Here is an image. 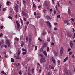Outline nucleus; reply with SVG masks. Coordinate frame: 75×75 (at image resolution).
Returning <instances> with one entry per match:
<instances>
[{
  "label": "nucleus",
  "instance_id": "nucleus-26",
  "mask_svg": "<svg viewBox=\"0 0 75 75\" xmlns=\"http://www.w3.org/2000/svg\"><path fill=\"white\" fill-rule=\"evenodd\" d=\"M68 59V57H66L65 59H64V61L63 62H65L67 59Z\"/></svg>",
  "mask_w": 75,
  "mask_h": 75
},
{
  "label": "nucleus",
  "instance_id": "nucleus-27",
  "mask_svg": "<svg viewBox=\"0 0 75 75\" xmlns=\"http://www.w3.org/2000/svg\"><path fill=\"white\" fill-rule=\"evenodd\" d=\"M11 62H14V58H12L11 59Z\"/></svg>",
  "mask_w": 75,
  "mask_h": 75
},
{
  "label": "nucleus",
  "instance_id": "nucleus-57",
  "mask_svg": "<svg viewBox=\"0 0 75 75\" xmlns=\"http://www.w3.org/2000/svg\"><path fill=\"white\" fill-rule=\"evenodd\" d=\"M34 14L35 16H36V15H37V13H36V12H34Z\"/></svg>",
  "mask_w": 75,
  "mask_h": 75
},
{
  "label": "nucleus",
  "instance_id": "nucleus-48",
  "mask_svg": "<svg viewBox=\"0 0 75 75\" xmlns=\"http://www.w3.org/2000/svg\"><path fill=\"white\" fill-rule=\"evenodd\" d=\"M15 17L16 18H17V15H16L15 16Z\"/></svg>",
  "mask_w": 75,
  "mask_h": 75
},
{
  "label": "nucleus",
  "instance_id": "nucleus-31",
  "mask_svg": "<svg viewBox=\"0 0 75 75\" xmlns=\"http://www.w3.org/2000/svg\"><path fill=\"white\" fill-rule=\"evenodd\" d=\"M43 35H45V34H46V33L45 32H44L42 33Z\"/></svg>",
  "mask_w": 75,
  "mask_h": 75
},
{
  "label": "nucleus",
  "instance_id": "nucleus-59",
  "mask_svg": "<svg viewBox=\"0 0 75 75\" xmlns=\"http://www.w3.org/2000/svg\"><path fill=\"white\" fill-rule=\"evenodd\" d=\"M19 3H20V2H19V1H17V4H19Z\"/></svg>",
  "mask_w": 75,
  "mask_h": 75
},
{
  "label": "nucleus",
  "instance_id": "nucleus-40",
  "mask_svg": "<svg viewBox=\"0 0 75 75\" xmlns=\"http://www.w3.org/2000/svg\"><path fill=\"white\" fill-rule=\"evenodd\" d=\"M67 25H70V24L69 23H67Z\"/></svg>",
  "mask_w": 75,
  "mask_h": 75
},
{
  "label": "nucleus",
  "instance_id": "nucleus-8",
  "mask_svg": "<svg viewBox=\"0 0 75 75\" xmlns=\"http://www.w3.org/2000/svg\"><path fill=\"white\" fill-rule=\"evenodd\" d=\"M52 59L53 61V64H55V59H54V58L53 57H52Z\"/></svg>",
  "mask_w": 75,
  "mask_h": 75
},
{
  "label": "nucleus",
  "instance_id": "nucleus-46",
  "mask_svg": "<svg viewBox=\"0 0 75 75\" xmlns=\"http://www.w3.org/2000/svg\"><path fill=\"white\" fill-rule=\"evenodd\" d=\"M1 73H2V74H4L5 73V72H4V71H2L1 72Z\"/></svg>",
  "mask_w": 75,
  "mask_h": 75
},
{
  "label": "nucleus",
  "instance_id": "nucleus-10",
  "mask_svg": "<svg viewBox=\"0 0 75 75\" xmlns=\"http://www.w3.org/2000/svg\"><path fill=\"white\" fill-rule=\"evenodd\" d=\"M20 20L21 21V23L22 24V25H24V24L23 23V20H22V19H21V18L20 19Z\"/></svg>",
  "mask_w": 75,
  "mask_h": 75
},
{
  "label": "nucleus",
  "instance_id": "nucleus-53",
  "mask_svg": "<svg viewBox=\"0 0 75 75\" xmlns=\"http://www.w3.org/2000/svg\"><path fill=\"white\" fill-rule=\"evenodd\" d=\"M50 40V38H49L47 39V41H48V42H49Z\"/></svg>",
  "mask_w": 75,
  "mask_h": 75
},
{
  "label": "nucleus",
  "instance_id": "nucleus-13",
  "mask_svg": "<svg viewBox=\"0 0 75 75\" xmlns=\"http://www.w3.org/2000/svg\"><path fill=\"white\" fill-rule=\"evenodd\" d=\"M17 28L18 29V28H19V27H20V24L19 23H17Z\"/></svg>",
  "mask_w": 75,
  "mask_h": 75
},
{
  "label": "nucleus",
  "instance_id": "nucleus-45",
  "mask_svg": "<svg viewBox=\"0 0 75 75\" xmlns=\"http://www.w3.org/2000/svg\"><path fill=\"white\" fill-rule=\"evenodd\" d=\"M45 11H46L45 9H44L43 10V11L44 13H45Z\"/></svg>",
  "mask_w": 75,
  "mask_h": 75
},
{
  "label": "nucleus",
  "instance_id": "nucleus-47",
  "mask_svg": "<svg viewBox=\"0 0 75 75\" xmlns=\"http://www.w3.org/2000/svg\"><path fill=\"white\" fill-rule=\"evenodd\" d=\"M57 4H58V7H59V6H60V5H59V2H58L57 3Z\"/></svg>",
  "mask_w": 75,
  "mask_h": 75
},
{
  "label": "nucleus",
  "instance_id": "nucleus-1",
  "mask_svg": "<svg viewBox=\"0 0 75 75\" xmlns=\"http://www.w3.org/2000/svg\"><path fill=\"white\" fill-rule=\"evenodd\" d=\"M29 42H31L32 41V34H30L29 35Z\"/></svg>",
  "mask_w": 75,
  "mask_h": 75
},
{
  "label": "nucleus",
  "instance_id": "nucleus-12",
  "mask_svg": "<svg viewBox=\"0 0 75 75\" xmlns=\"http://www.w3.org/2000/svg\"><path fill=\"white\" fill-rule=\"evenodd\" d=\"M43 62V59H42V58L40 59V63H42V62Z\"/></svg>",
  "mask_w": 75,
  "mask_h": 75
},
{
  "label": "nucleus",
  "instance_id": "nucleus-29",
  "mask_svg": "<svg viewBox=\"0 0 75 75\" xmlns=\"http://www.w3.org/2000/svg\"><path fill=\"white\" fill-rule=\"evenodd\" d=\"M22 50L23 51H26V50H27L26 49H25L24 48H23V49H22Z\"/></svg>",
  "mask_w": 75,
  "mask_h": 75
},
{
  "label": "nucleus",
  "instance_id": "nucleus-25",
  "mask_svg": "<svg viewBox=\"0 0 75 75\" xmlns=\"http://www.w3.org/2000/svg\"><path fill=\"white\" fill-rule=\"evenodd\" d=\"M32 72L33 74H34V69H32Z\"/></svg>",
  "mask_w": 75,
  "mask_h": 75
},
{
  "label": "nucleus",
  "instance_id": "nucleus-61",
  "mask_svg": "<svg viewBox=\"0 0 75 75\" xmlns=\"http://www.w3.org/2000/svg\"><path fill=\"white\" fill-rule=\"evenodd\" d=\"M33 7H35V4H33Z\"/></svg>",
  "mask_w": 75,
  "mask_h": 75
},
{
  "label": "nucleus",
  "instance_id": "nucleus-33",
  "mask_svg": "<svg viewBox=\"0 0 75 75\" xmlns=\"http://www.w3.org/2000/svg\"><path fill=\"white\" fill-rule=\"evenodd\" d=\"M23 20H24V21H26V20H27V18H23Z\"/></svg>",
  "mask_w": 75,
  "mask_h": 75
},
{
  "label": "nucleus",
  "instance_id": "nucleus-5",
  "mask_svg": "<svg viewBox=\"0 0 75 75\" xmlns=\"http://www.w3.org/2000/svg\"><path fill=\"white\" fill-rule=\"evenodd\" d=\"M15 57L16 59H19V60H21V57L19 56H15Z\"/></svg>",
  "mask_w": 75,
  "mask_h": 75
},
{
  "label": "nucleus",
  "instance_id": "nucleus-20",
  "mask_svg": "<svg viewBox=\"0 0 75 75\" xmlns=\"http://www.w3.org/2000/svg\"><path fill=\"white\" fill-rule=\"evenodd\" d=\"M68 20H65L64 21V23H68Z\"/></svg>",
  "mask_w": 75,
  "mask_h": 75
},
{
  "label": "nucleus",
  "instance_id": "nucleus-44",
  "mask_svg": "<svg viewBox=\"0 0 75 75\" xmlns=\"http://www.w3.org/2000/svg\"><path fill=\"white\" fill-rule=\"evenodd\" d=\"M20 54V52H19L18 54L17 55V56H19Z\"/></svg>",
  "mask_w": 75,
  "mask_h": 75
},
{
  "label": "nucleus",
  "instance_id": "nucleus-56",
  "mask_svg": "<svg viewBox=\"0 0 75 75\" xmlns=\"http://www.w3.org/2000/svg\"><path fill=\"white\" fill-rule=\"evenodd\" d=\"M52 2H53V4H54V0H52Z\"/></svg>",
  "mask_w": 75,
  "mask_h": 75
},
{
  "label": "nucleus",
  "instance_id": "nucleus-17",
  "mask_svg": "<svg viewBox=\"0 0 75 75\" xmlns=\"http://www.w3.org/2000/svg\"><path fill=\"white\" fill-rule=\"evenodd\" d=\"M65 72L66 74H69L68 72V71H67V69H65Z\"/></svg>",
  "mask_w": 75,
  "mask_h": 75
},
{
  "label": "nucleus",
  "instance_id": "nucleus-35",
  "mask_svg": "<svg viewBox=\"0 0 75 75\" xmlns=\"http://www.w3.org/2000/svg\"><path fill=\"white\" fill-rule=\"evenodd\" d=\"M8 18H9V19H12L13 18L12 17L10 16L8 17Z\"/></svg>",
  "mask_w": 75,
  "mask_h": 75
},
{
  "label": "nucleus",
  "instance_id": "nucleus-41",
  "mask_svg": "<svg viewBox=\"0 0 75 75\" xmlns=\"http://www.w3.org/2000/svg\"><path fill=\"white\" fill-rule=\"evenodd\" d=\"M2 36H3V34L1 33L0 34V37H1Z\"/></svg>",
  "mask_w": 75,
  "mask_h": 75
},
{
  "label": "nucleus",
  "instance_id": "nucleus-38",
  "mask_svg": "<svg viewBox=\"0 0 75 75\" xmlns=\"http://www.w3.org/2000/svg\"><path fill=\"white\" fill-rule=\"evenodd\" d=\"M57 62L58 63V64L59 65V63L60 62V61L59 60H58V61H57Z\"/></svg>",
  "mask_w": 75,
  "mask_h": 75
},
{
  "label": "nucleus",
  "instance_id": "nucleus-21",
  "mask_svg": "<svg viewBox=\"0 0 75 75\" xmlns=\"http://www.w3.org/2000/svg\"><path fill=\"white\" fill-rule=\"evenodd\" d=\"M42 58L43 59V62H45V61H46V60H45V58Z\"/></svg>",
  "mask_w": 75,
  "mask_h": 75
},
{
  "label": "nucleus",
  "instance_id": "nucleus-37",
  "mask_svg": "<svg viewBox=\"0 0 75 75\" xmlns=\"http://www.w3.org/2000/svg\"><path fill=\"white\" fill-rule=\"evenodd\" d=\"M37 49V46H36L35 48V50H36Z\"/></svg>",
  "mask_w": 75,
  "mask_h": 75
},
{
  "label": "nucleus",
  "instance_id": "nucleus-4",
  "mask_svg": "<svg viewBox=\"0 0 75 75\" xmlns=\"http://www.w3.org/2000/svg\"><path fill=\"white\" fill-rule=\"evenodd\" d=\"M67 35L69 37H71L72 36V33H67Z\"/></svg>",
  "mask_w": 75,
  "mask_h": 75
},
{
  "label": "nucleus",
  "instance_id": "nucleus-43",
  "mask_svg": "<svg viewBox=\"0 0 75 75\" xmlns=\"http://www.w3.org/2000/svg\"><path fill=\"white\" fill-rule=\"evenodd\" d=\"M26 24L27 25H28L29 24V21H28L26 22Z\"/></svg>",
  "mask_w": 75,
  "mask_h": 75
},
{
  "label": "nucleus",
  "instance_id": "nucleus-19",
  "mask_svg": "<svg viewBox=\"0 0 75 75\" xmlns=\"http://www.w3.org/2000/svg\"><path fill=\"white\" fill-rule=\"evenodd\" d=\"M22 13L23 14V16H25L26 14H25V13L24 12H22Z\"/></svg>",
  "mask_w": 75,
  "mask_h": 75
},
{
  "label": "nucleus",
  "instance_id": "nucleus-2",
  "mask_svg": "<svg viewBox=\"0 0 75 75\" xmlns=\"http://www.w3.org/2000/svg\"><path fill=\"white\" fill-rule=\"evenodd\" d=\"M63 50H64V47H62L60 51V52L61 54V56H62V54H63Z\"/></svg>",
  "mask_w": 75,
  "mask_h": 75
},
{
  "label": "nucleus",
  "instance_id": "nucleus-60",
  "mask_svg": "<svg viewBox=\"0 0 75 75\" xmlns=\"http://www.w3.org/2000/svg\"><path fill=\"white\" fill-rule=\"evenodd\" d=\"M38 8H41V6H38Z\"/></svg>",
  "mask_w": 75,
  "mask_h": 75
},
{
  "label": "nucleus",
  "instance_id": "nucleus-23",
  "mask_svg": "<svg viewBox=\"0 0 75 75\" xmlns=\"http://www.w3.org/2000/svg\"><path fill=\"white\" fill-rule=\"evenodd\" d=\"M21 45L22 47H23V45H24V42H23L21 43Z\"/></svg>",
  "mask_w": 75,
  "mask_h": 75
},
{
  "label": "nucleus",
  "instance_id": "nucleus-36",
  "mask_svg": "<svg viewBox=\"0 0 75 75\" xmlns=\"http://www.w3.org/2000/svg\"><path fill=\"white\" fill-rule=\"evenodd\" d=\"M7 5H9V4H10V2H7Z\"/></svg>",
  "mask_w": 75,
  "mask_h": 75
},
{
  "label": "nucleus",
  "instance_id": "nucleus-63",
  "mask_svg": "<svg viewBox=\"0 0 75 75\" xmlns=\"http://www.w3.org/2000/svg\"><path fill=\"white\" fill-rule=\"evenodd\" d=\"M70 11H71V9H68V11L69 12H70Z\"/></svg>",
  "mask_w": 75,
  "mask_h": 75
},
{
  "label": "nucleus",
  "instance_id": "nucleus-52",
  "mask_svg": "<svg viewBox=\"0 0 75 75\" xmlns=\"http://www.w3.org/2000/svg\"><path fill=\"white\" fill-rule=\"evenodd\" d=\"M68 51H71V49L70 48H69L68 49Z\"/></svg>",
  "mask_w": 75,
  "mask_h": 75
},
{
  "label": "nucleus",
  "instance_id": "nucleus-14",
  "mask_svg": "<svg viewBox=\"0 0 75 75\" xmlns=\"http://www.w3.org/2000/svg\"><path fill=\"white\" fill-rule=\"evenodd\" d=\"M15 9L16 10H18V6H17V5H16L15 6Z\"/></svg>",
  "mask_w": 75,
  "mask_h": 75
},
{
  "label": "nucleus",
  "instance_id": "nucleus-55",
  "mask_svg": "<svg viewBox=\"0 0 75 75\" xmlns=\"http://www.w3.org/2000/svg\"><path fill=\"white\" fill-rule=\"evenodd\" d=\"M38 40L39 41H41L42 40H41V39L40 38H39Z\"/></svg>",
  "mask_w": 75,
  "mask_h": 75
},
{
  "label": "nucleus",
  "instance_id": "nucleus-11",
  "mask_svg": "<svg viewBox=\"0 0 75 75\" xmlns=\"http://www.w3.org/2000/svg\"><path fill=\"white\" fill-rule=\"evenodd\" d=\"M43 54H44V55L45 56H47V52L46 51H43Z\"/></svg>",
  "mask_w": 75,
  "mask_h": 75
},
{
  "label": "nucleus",
  "instance_id": "nucleus-15",
  "mask_svg": "<svg viewBox=\"0 0 75 75\" xmlns=\"http://www.w3.org/2000/svg\"><path fill=\"white\" fill-rule=\"evenodd\" d=\"M54 54H55V56H56V55H57V52H56V51H54Z\"/></svg>",
  "mask_w": 75,
  "mask_h": 75
},
{
  "label": "nucleus",
  "instance_id": "nucleus-64",
  "mask_svg": "<svg viewBox=\"0 0 75 75\" xmlns=\"http://www.w3.org/2000/svg\"><path fill=\"white\" fill-rule=\"evenodd\" d=\"M51 69H54V67H51Z\"/></svg>",
  "mask_w": 75,
  "mask_h": 75
},
{
  "label": "nucleus",
  "instance_id": "nucleus-9",
  "mask_svg": "<svg viewBox=\"0 0 75 75\" xmlns=\"http://www.w3.org/2000/svg\"><path fill=\"white\" fill-rule=\"evenodd\" d=\"M45 47V46H43V47H42L40 51V52H42V51H43V50L44 49V48Z\"/></svg>",
  "mask_w": 75,
  "mask_h": 75
},
{
  "label": "nucleus",
  "instance_id": "nucleus-3",
  "mask_svg": "<svg viewBox=\"0 0 75 75\" xmlns=\"http://www.w3.org/2000/svg\"><path fill=\"white\" fill-rule=\"evenodd\" d=\"M6 43L8 47H10V42H9V40H6Z\"/></svg>",
  "mask_w": 75,
  "mask_h": 75
},
{
  "label": "nucleus",
  "instance_id": "nucleus-18",
  "mask_svg": "<svg viewBox=\"0 0 75 75\" xmlns=\"http://www.w3.org/2000/svg\"><path fill=\"white\" fill-rule=\"evenodd\" d=\"M23 1L24 4H25L26 3V1H25V0H23Z\"/></svg>",
  "mask_w": 75,
  "mask_h": 75
},
{
  "label": "nucleus",
  "instance_id": "nucleus-30",
  "mask_svg": "<svg viewBox=\"0 0 75 75\" xmlns=\"http://www.w3.org/2000/svg\"><path fill=\"white\" fill-rule=\"evenodd\" d=\"M28 72H30V67H29L28 68Z\"/></svg>",
  "mask_w": 75,
  "mask_h": 75
},
{
  "label": "nucleus",
  "instance_id": "nucleus-24",
  "mask_svg": "<svg viewBox=\"0 0 75 75\" xmlns=\"http://www.w3.org/2000/svg\"><path fill=\"white\" fill-rule=\"evenodd\" d=\"M57 17L58 18H61V16H60V15L59 14L58 15Z\"/></svg>",
  "mask_w": 75,
  "mask_h": 75
},
{
  "label": "nucleus",
  "instance_id": "nucleus-51",
  "mask_svg": "<svg viewBox=\"0 0 75 75\" xmlns=\"http://www.w3.org/2000/svg\"><path fill=\"white\" fill-rule=\"evenodd\" d=\"M54 24L55 25H57L58 24V23H54Z\"/></svg>",
  "mask_w": 75,
  "mask_h": 75
},
{
  "label": "nucleus",
  "instance_id": "nucleus-50",
  "mask_svg": "<svg viewBox=\"0 0 75 75\" xmlns=\"http://www.w3.org/2000/svg\"><path fill=\"white\" fill-rule=\"evenodd\" d=\"M54 45V43H51V45Z\"/></svg>",
  "mask_w": 75,
  "mask_h": 75
},
{
  "label": "nucleus",
  "instance_id": "nucleus-7",
  "mask_svg": "<svg viewBox=\"0 0 75 75\" xmlns=\"http://www.w3.org/2000/svg\"><path fill=\"white\" fill-rule=\"evenodd\" d=\"M46 23L47 25H48L50 27H51V24H50V22H49V21H47L46 22Z\"/></svg>",
  "mask_w": 75,
  "mask_h": 75
},
{
  "label": "nucleus",
  "instance_id": "nucleus-16",
  "mask_svg": "<svg viewBox=\"0 0 75 75\" xmlns=\"http://www.w3.org/2000/svg\"><path fill=\"white\" fill-rule=\"evenodd\" d=\"M46 18L47 19H51V18H50V16H46Z\"/></svg>",
  "mask_w": 75,
  "mask_h": 75
},
{
  "label": "nucleus",
  "instance_id": "nucleus-28",
  "mask_svg": "<svg viewBox=\"0 0 75 75\" xmlns=\"http://www.w3.org/2000/svg\"><path fill=\"white\" fill-rule=\"evenodd\" d=\"M23 55H26V54H27V53L26 52H23Z\"/></svg>",
  "mask_w": 75,
  "mask_h": 75
},
{
  "label": "nucleus",
  "instance_id": "nucleus-6",
  "mask_svg": "<svg viewBox=\"0 0 75 75\" xmlns=\"http://www.w3.org/2000/svg\"><path fill=\"white\" fill-rule=\"evenodd\" d=\"M70 45L71 48H73V43H72V41H71L70 42Z\"/></svg>",
  "mask_w": 75,
  "mask_h": 75
},
{
  "label": "nucleus",
  "instance_id": "nucleus-58",
  "mask_svg": "<svg viewBox=\"0 0 75 75\" xmlns=\"http://www.w3.org/2000/svg\"><path fill=\"white\" fill-rule=\"evenodd\" d=\"M3 11H5V10H6V8H3Z\"/></svg>",
  "mask_w": 75,
  "mask_h": 75
},
{
  "label": "nucleus",
  "instance_id": "nucleus-34",
  "mask_svg": "<svg viewBox=\"0 0 75 75\" xmlns=\"http://www.w3.org/2000/svg\"><path fill=\"white\" fill-rule=\"evenodd\" d=\"M19 74H20V75H21V74H22V73H21V71H19Z\"/></svg>",
  "mask_w": 75,
  "mask_h": 75
},
{
  "label": "nucleus",
  "instance_id": "nucleus-49",
  "mask_svg": "<svg viewBox=\"0 0 75 75\" xmlns=\"http://www.w3.org/2000/svg\"><path fill=\"white\" fill-rule=\"evenodd\" d=\"M71 20L73 21V22L74 21V19L72 18H71Z\"/></svg>",
  "mask_w": 75,
  "mask_h": 75
},
{
  "label": "nucleus",
  "instance_id": "nucleus-42",
  "mask_svg": "<svg viewBox=\"0 0 75 75\" xmlns=\"http://www.w3.org/2000/svg\"><path fill=\"white\" fill-rule=\"evenodd\" d=\"M28 37H26V40L27 41H28Z\"/></svg>",
  "mask_w": 75,
  "mask_h": 75
},
{
  "label": "nucleus",
  "instance_id": "nucleus-22",
  "mask_svg": "<svg viewBox=\"0 0 75 75\" xmlns=\"http://www.w3.org/2000/svg\"><path fill=\"white\" fill-rule=\"evenodd\" d=\"M15 39L17 41H19V39H18V38H17V37L15 38Z\"/></svg>",
  "mask_w": 75,
  "mask_h": 75
},
{
  "label": "nucleus",
  "instance_id": "nucleus-32",
  "mask_svg": "<svg viewBox=\"0 0 75 75\" xmlns=\"http://www.w3.org/2000/svg\"><path fill=\"white\" fill-rule=\"evenodd\" d=\"M1 43H3L4 42V41L3 40H1Z\"/></svg>",
  "mask_w": 75,
  "mask_h": 75
},
{
  "label": "nucleus",
  "instance_id": "nucleus-54",
  "mask_svg": "<svg viewBox=\"0 0 75 75\" xmlns=\"http://www.w3.org/2000/svg\"><path fill=\"white\" fill-rule=\"evenodd\" d=\"M4 47H5V48H7V46L6 45H4Z\"/></svg>",
  "mask_w": 75,
  "mask_h": 75
},
{
  "label": "nucleus",
  "instance_id": "nucleus-39",
  "mask_svg": "<svg viewBox=\"0 0 75 75\" xmlns=\"http://www.w3.org/2000/svg\"><path fill=\"white\" fill-rule=\"evenodd\" d=\"M47 51H49V47H47Z\"/></svg>",
  "mask_w": 75,
  "mask_h": 75
},
{
  "label": "nucleus",
  "instance_id": "nucleus-62",
  "mask_svg": "<svg viewBox=\"0 0 75 75\" xmlns=\"http://www.w3.org/2000/svg\"><path fill=\"white\" fill-rule=\"evenodd\" d=\"M54 14H56V11H54Z\"/></svg>",
  "mask_w": 75,
  "mask_h": 75
}]
</instances>
